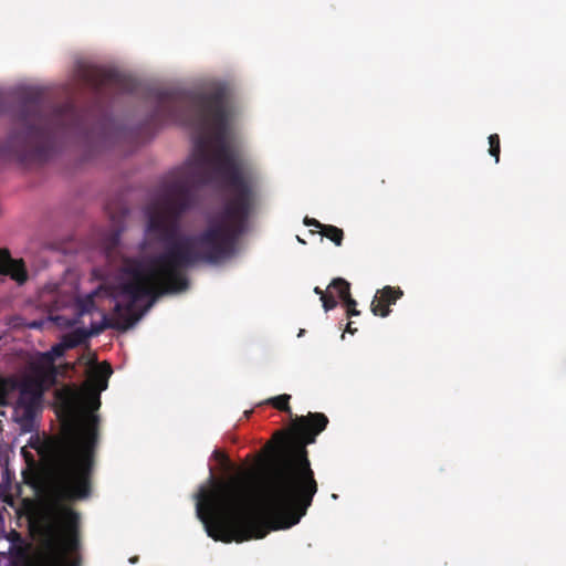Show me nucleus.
I'll use <instances>...</instances> for the list:
<instances>
[{
    "label": "nucleus",
    "mask_w": 566,
    "mask_h": 566,
    "mask_svg": "<svg viewBox=\"0 0 566 566\" xmlns=\"http://www.w3.org/2000/svg\"><path fill=\"white\" fill-rule=\"evenodd\" d=\"M151 120L193 127L201 137L193 157L172 172L146 208L147 232L165 244L148 260L126 258L120 265L113 318L93 323L88 337L106 328L127 331L156 300L187 290L184 270L231 258L260 200V175L228 143L224 105H156Z\"/></svg>",
    "instance_id": "f257e3e1"
},
{
    "label": "nucleus",
    "mask_w": 566,
    "mask_h": 566,
    "mask_svg": "<svg viewBox=\"0 0 566 566\" xmlns=\"http://www.w3.org/2000/svg\"><path fill=\"white\" fill-rule=\"evenodd\" d=\"M327 424L324 413L308 412L296 417L286 431L275 432L273 440L280 446L268 462L263 482L266 517L255 509L247 471L226 481H216L211 474V488L201 486L196 496V513L208 536L241 543L297 524L318 490L306 446L314 443Z\"/></svg>",
    "instance_id": "f03ea898"
},
{
    "label": "nucleus",
    "mask_w": 566,
    "mask_h": 566,
    "mask_svg": "<svg viewBox=\"0 0 566 566\" xmlns=\"http://www.w3.org/2000/svg\"><path fill=\"white\" fill-rule=\"evenodd\" d=\"M98 446V418L90 416L80 427L63 424L60 436L29 439L27 448L53 467L55 503L41 523L43 553L39 566H78L71 554L80 548V514L67 502L85 500L92 493V476Z\"/></svg>",
    "instance_id": "7ed1b4c3"
},
{
    "label": "nucleus",
    "mask_w": 566,
    "mask_h": 566,
    "mask_svg": "<svg viewBox=\"0 0 566 566\" xmlns=\"http://www.w3.org/2000/svg\"><path fill=\"white\" fill-rule=\"evenodd\" d=\"M108 118L94 109L78 111L71 102L49 107L36 91L21 94L14 128L0 145V157L20 164L46 161L62 138L102 146L108 136Z\"/></svg>",
    "instance_id": "20e7f679"
},
{
    "label": "nucleus",
    "mask_w": 566,
    "mask_h": 566,
    "mask_svg": "<svg viewBox=\"0 0 566 566\" xmlns=\"http://www.w3.org/2000/svg\"><path fill=\"white\" fill-rule=\"evenodd\" d=\"M17 392L19 396L13 407V419L22 432H32L41 410L42 381L31 377L20 380L15 375L3 376L0 373V407L11 406Z\"/></svg>",
    "instance_id": "39448f33"
},
{
    "label": "nucleus",
    "mask_w": 566,
    "mask_h": 566,
    "mask_svg": "<svg viewBox=\"0 0 566 566\" xmlns=\"http://www.w3.org/2000/svg\"><path fill=\"white\" fill-rule=\"evenodd\" d=\"M81 77L98 98L108 92L130 93L135 90L134 81L115 70L88 67L81 72Z\"/></svg>",
    "instance_id": "423d86ee"
},
{
    "label": "nucleus",
    "mask_w": 566,
    "mask_h": 566,
    "mask_svg": "<svg viewBox=\"0 0 566 566\" xmlns=\"http://www.w3.org/2000/svg\"><path fill=\"white\" fill-rule=\"evenodd\" d=\"M403 295L400 287L387 285L377 291L370 304V311L375 316L387 317L390 314V305Z\"/></svg>",
    "instance_id": "0eeeda50"
},
{
    "label": "nucleus",
    "mask_w": 566,
    "mask_h": 566,
    "mask_svg": "<svg viewBox=\"0 0 566 566\" xmlns=\"http://www.w3.org/2000/svg\"><path fill=\"white\" fill-rule=\"evenodd\" d=\"M0 275L10 276L18 284H23L28 280L24 262L21 259H12L7 249H0Z\"/></svg>",
    "instance_id": "6e6552de"
},
{
    "label": "nucleus",
    "mask_w": 566,
    "mask_h": 566,
    "mask_svg": "<svg viewBox=\"0 0 566 566\" xmlns=\"http://www.w3.org/2000/svg\"><path fill=\"white\" fill-rule=\"evenodd\" d=\"M69 349L64 342L54 345L46 353L41 354L36 361L30 363V370L35 375H44L46 368H53L55 359L62 357L65 350Z\"/></svg>",
    "instance_id": "1a4fd4ad"
},
{
    "label": "nucleus",
    "mask_w": 566,
    "mask_h": 566,
    "mask_svg": "<svg viewBox=\"0 0 566 566\" xmlns=\"http://www.w3.org/2000/svg\"><path fill=\"white\" fill-rule=\"evenodd\" d=\"M113 370L108 363L104 361L92 367L87 375V384L90 388L87 390L102 392L107 388L108 378Z\"/></svg>",
    "instance_id": "9d476101"
},
{
    "label": "nucleus",
    "mask_w": 566,
    "mask_h": 566,
    "mask_svg": "<svg viewBox=\"0 0 566 566\" xmlns=\"http://www.w3.org/2000/svg\"><path fill=\"white\" fill-rule=\"evenodd\" d=\"M119 284L116 287H106L102 285L98 290L85 295L84 297H77L75 301L76 313L80 316L85 314H91L95 310V301L94 297L99 292H105V294L111 295L112 292H118Z\"/></svg>",
    "instance_id": "9b49d317"
},
{
    "label": "nucleus",
    "mask_w": 566,
    "mask_h": 566,
    "mask_svg": "<svg viewBox=\"0 0 566 566\" xmlns=\"http://www.w3.org/2000/svg\"><path fill=\"white\" fill-rule=\"evenodd\" d=\"M98 391L87 390L84 395V405L87 409L85 413L83 415L82 419L77 422H66L65 424H73L76 427L82 426L87 421L90 416H96L99 419V416L94 413L95 410H97L101 407V398H99Z\"/></svg>",
    "instance_id": "f8f14e48"
},
{
    "label": "nucleus",
    "mask_w": 566,
    "mask_h": 566,
    "mask_svg": "<svg viewBox=\"0 0 566 566\" xmlns=\"http://www.w3.org/2000/svg\"><path fill=\"white\" fill-rule=\"evenodd\" d=\"M327 291L332 292L334 296L336 294L342 302H345V300L352 296L350 284L343 277L333 279L327 286Z\"/></svg>",
    "instance_id": "ddd939ff"
},
{
    "label": "nucleus",
    "mask_w": 566,
    "mask_h": 566,
    "mask_svg": "<svg viewBox=\"0 0 566 566\" xmlns=\"http://www.w3.org/2000/svg\"><path fill=\"white\" fill-rule=\"evenodd\" d=\"M88 335L86 333V328H76L69 334L63 336L64 345L69 348H75L82 344H84L88 339Z\"/></svg>",
    "instance_id": "4468645a"
},
{
    "label": "nucleus",
    "mask_w": 566,
    "mask_h": 566,
    "mask_svg": "<svg viewBox=\"0 0 566 566\" xmlns=\"http://www.w3.org/2000/svg\"><path fill=\"white\" fill-rule=\"evenodd\" d=\"M319 233L334 242L337 247L342 245L344 239V232L340 228L332 224H324Z\"/></svg>",
    "instance_id": "2eb2a0df"
},
{
    "label": "nucleus",
    "mask_w": 566,
    "mask_h": 566,
    "mask_svg": "<svg viewBox=\"0 0 566 566\" xmlns=\"http://www.w3.org/2000/svg\"><path fill=\"white\" fill-rule=\"evenodd\" d=\"M290 400H291V396L287 394H283V395H279L276 397H272V398L268 399L266 403H269L270 406H272L273 408H275L279 411L287 412L290 416H292Z\"/></svg>",
    "instance_id": "dca6fc26"
},
{
    "label": "nucleus",
    "mask_w": 566,
    "mask_h": 566,
    "mask_svg": "<svg viewBox=\"0 0 566 566\" xmlns=\"http://www.w3.org/2000/svg\"><path fill=\"white\" fill-rule=\"evenodd\" d=\"M489 154L495 158V163L500 161L501 144L500 136L497 134H491L489 136Z\"/></svg>",
    "instance_id": "f3484780"
},
{
    "label": "nucleus",
    "mask_w": 566,
    "mask_h": 566,
    "mask_svg": "<svg viewBox=\"0 0 566 566\" xmlns=\"http://www.w3.org/2000/svg\"><path fill=\"white\" fill-rule=\"evenodd\" d=\"M343 304L346 307L347 317L358 316L360 314V311L356 308L357 302L352 296L345 300Z\"/></svg>",
    "instance_id": "a211bd4d"
},
{
    "label": "nucleus",
    "mask_w": 566,
    "mask_h": 566,
    "mask_svg": "<svg viewBox=\"0 0 566 566\" xmlns=\"http://www.w3.org/2000/svg\"><path fill=\"white\" fill-rule=\"evenodd\" d=\"M323 308L328 312L337 306V301L332 292L327 291V294L321 297Z\"/></svg>",
    "instance_id": "6ab92c4d"
},
{
    "label": "nucleus",
    "mask_w": 566,
    "mask_h": 566,
    "mask_svg": "<svg viewBox=\"0 0 566 566\" xmlns=\"http://www.w3.org/2000/svg\"><path fill=\"white\" fill-rule=\"evenodd\" d=\"M212 455H213L214 460L220 462L227 469H229V470L232 469V464L230 463V460L226 453H223L220 450H214Z\"/></svg>",
    "instance_id": "aec40b11"
},
{
    "label": "nucleus",
    "mask_w": 566,
    "mask_h": 566,
    "mask_svg": "<svg viewBox=\"0 0 566 566\" xmlns=\"http://www.w3.org/2000/svg\"><path fill=\"white\" fill-rule=\"evenodd\" d=\"M21 454H22L23 459L25 460L28 467H30V468L35 467V464H36L35 458H34L33 453L30 450H28L27 447H23L21 449Z\"/></svg>",
    "instance_id": "412c9836"
},
{
    "label": "nucleus",
    "mask_w": 566,
    "mask_h": 566,
    "mask_svg": "<svg viewBox=\"0 0 566 566\" xmlns=\"http://www.w3.org/2000/svg\"><path fill=\"white\" fill-rule=\"evenodd\" d=\"M304 224L307 227H314L316 229H319V231L322 230V227H324V224L321 223L318 220L308 217H305Z\"/></svg>",
    "instance_id": "4be33fe9"
},
{
    "label": "nucleus",
    "mask_w": 566,
    "mask_h": 566,
    "mask_svg": "<svg viewBox=\"0 0 566 566\" xmlns=\"http://www.w3.org/2000/svg\"><path fill=\"white\" fill-rule=\"evenodd\" d=\"M345 331L352 335H354L357 332V328L353 327V322H348L346 325Z\"/></svg>",
    "instance_id": "5701e85b"
},
{
    "label": "nucleus",
    "mask_w": 566,
    "mask_h": 566,
    "mask_svg": "<svg viewBox=\"0 0 566 566\" xmlns=\"http://www.w3.org/2000/svg\"><path fill=\"white\" fill-rule=\"evenodd\" d=\"M314 293H315V294H317V295H319V298H321V297H323V296H325V295L327 294V291L325 292V291H323L321 287L315 286V287H314Z\"/></svg>",
    "instance_id": "b1692460"
},
{
    "label": "nucleus",
    "mask_w": 566,
    "mask_h": 566,
    "mask_svg": "<svg viewBox=\"0 0 566 566\" xmlns=\"http://www.w3.org/2000/svg\"><path fill=\"white\" fill-rule=\"evenodd\" d=\"M118 240H119V234H118V233H115V234L113 235V238H112V243H113V245H116V244H117V242H118Z\"/></svg>",
    "instance_id": "393cba45"
},
{
    "label": "nucleus",
    "mask_w": 566,
    "mask_h": 566,
    "mask_svg": "<svg viewBox=\"0 0 566 566\" xmlns=\"http://www.w3.org/2000/svg\"><path fill=\"white\" fill-rule=\"evenodd\" d=\"M3 104H4V99H3L2 94L0 93V113L3 111Z\"/></svg>",
    "instance_id": "a878e982"
},
{
    "label": "nucleus",
    "mask_w": 566,
    "mask_h": 566,
    "mask_svg": "<svg viewBox=\"0 0 566 566\" xmlns=\"http://www.w3.org/2000/svg\"><path fill=\"white\" fill-rule=\"evenodd\" d=\"M138 562V556H133L129 558V563L135 564Z\"/></svg>",
    "instance_id": "bb28decb"
},
{
    "label": "nucleus",
    "mask_w": 566,
    "mask_h": 566,
    "mask_svg": "<svg viewBox=\"0 0 566 566\" xmlns=\"http://www.w3.org/2000/svg\"><path fill=\"white\" fill-rule=\"evenodd\" d=\"M251 412H252L251 410H250V411H245V412H244V413H245V417H249Z\"/></svg>",
    "instance_id": "cd10ccee"
}]
</instances>
